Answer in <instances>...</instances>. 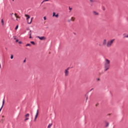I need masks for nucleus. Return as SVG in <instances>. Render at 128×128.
Instances as JSON below:
<instances>
[{"label":"nucleus","instance_id":"obj_1","mask_svg":"<svg viewBox=\"0 0 128 128\" xmlns=\"http://www.w3.org/2000/svg\"><path fill=\"white\" fill-rule=\"evenodd\" d=\"M110 60L108 59H105L104 64V70L105 72L106 70H110Z\"/></svg>","mask_w":128,"mask_h":128},{"label":"nucleus","instance_id":"obj_2","mask_svg":"<svg viewBox=\"0 0 128 128\" xmlns=\"http://www.w3.org/2000/svg\"><path fill=\"white\" fill-rule=\"evenodd\" d=\"M115 40H116V39H112V40H108L106 44L107 48H110V46H112V44L114 42Z\"/></svg>","mask_w":128,"mask_h":128},{"label":"nucleus","instance_id":"obj_3","mask_svg":"<svg viewBox=\"0 0 128 128\" xmlns=\"http://www.w3.org/2000/svg\"><path fill=\"white\" fill-rule=\"evenodd\" d=\"M25 16L26 18V20H27L28 24H32V20H34V18H31L30 22H28V20H30V16L28 14H25Z\"/></svg>","mask_w":128,"mask_h":128},{"label":"nucleus","instance_id":"obj_4","mask_svg":"<svg viewBox=\"0 0 128 128\" xmlns=\"http://www.w3.org/2000/svg\"><path fill=\"white\" fill-rule=\"evenodd\" d=\"M68 70H70V68H67L66 69L64 70V72L65 76H68V74H70V72Z\"/></svg>","mask_w":128,"mask_h":128},{"label":"nucleus","instance_id":"obj_5","mask_svg":"<svg viewBox=\"0 0 128 128\" xmlns=\"http://www.w3.org/2000/svg\"><path fill=\"white\" fill-rule=\"evenodd\" d=\"M14 18H20V17L18 16V14H14V16H12V19L13 20H16L14 19Z\"/></svg>","mask_w":128,"mask_h":128},{"label":"nucleus","instance_id":"obj_6","mask_svg":"<svg viewBox=\"0 0 128 128\" xmlns=\"http://www.w3.org/2000/svg\"><path fill=\"white\" fill-rule=\"evenodd\" d=\"M37 38H39V40H46V38L44 36H38Z\"/></svg>","mask_w":128,"mask_h":128},{"label":"nucleus","instance_id":"obj_7","mask_svg":"<svg viewBox=\"0 0 128 128\" xmlns=\"http://www.w3.org/2000/svg\"><path fill=\"white\" fill-rule=\"evenodd\" d=\"M29 116H30V114H27L25 115V118H26L25 120H24V121H26L28 120H29Z\"/></svg>","mask_w":128,"mask_h":128},{"label":"nucleus","instance_id":"obj_8","mask_svg":"<svg viewBox=\"0 0 128 128\" xmlns=\"http://www.w3.org/2000/svg\"><path fill=\"white\" fill-rule=\"evenodd\" d=\"M38 110H37L36 112V115L35 116V118L34 119V121L36 122V118H38Z\"/></svg>","mask_w":128,"mask_h":128},{"label":"nucleus","instance_id":"obj_9","mask_svg":"<svg viewBox=\"0 0 128 128\" xmlns=\"http://www.w3.org/2000/svg\"><path fill=\"white\" fill-rule=\"evenodd\" d=\"M106 44H108V42H106V40L104 39V40H103V42H102V44L104 46H106Z\"/></svg>","mask_w":128,"mask_h":128},{"label":"nucleus","instance_id":"obj_10","mask_svg":"<svg viewBox=\"0 0 128 128\" xmlns=\"http://www.w3.org/2000/svg\"><path fill=\"white\" fill-rule=\"evenodd\" d=\"M4 99L3 100L2 106L0 108V112L2 111V108L4 107Z\"/></svg>","mask_w":128,"mask_h":128},{"label":"nucleus","instance_id":"obj_11","mask_svg":"<svg viewBox=\"0 0 128 128\" xmlns=\"http://www.w3.org/2000/svg\"><path fill=\"white\" fill-rule=\"evenodd\" d=\"M92 14L94 16H98V13L94 11Z\"/></svg>","mask_w":128,"mask_h":128},{"label":"nucleus","instance_id":"obj_12","mask_svg":"<svg viewBox=\"0 0 128 128\" xmlns=\"http://www.w3.org/2000/svg\"><path fill=\"white\" fill-rule=\"evenodd\" d=\"M74 20H76V18L74 17H72L71 18V21L72 22H74Z\"/></svg>","mask_w":128,"mask_h":128},{"label":"nucleus","instance_id":"obj_13","mask_svg":"<svg viewBox=\"0 0 128 128\" xmlns=\"http://www.w3.org/2000/svg\"><path fill=\"white\" fill-rule=\"evenodd\" d=\"M106 128H108V126H109V124H108V122H106Z\"/></svg>","mask_w":128,"mask_h":128},{"label":"nucleus","instance_id":"obj_14","mask_svg":"<svg viewBox=\"0 0 128 128\" xmlns=\"http://www.w3.org/2000/svg\"><path fill=\"white\" fill-rule=\"evenodd\" d=\"M52 124H49L48 128H50V127L52 126Z\"/></svg>","mask_w":128,"mask_h":128},{"label":"nucleus","instance_id":"obj_15","mask_svg":"<svg viewBox=\"0 0 128 128\" xmlns=\"http://www.w3.org/2000/svg\"><path fill=\"white\" fill-rule=\"evenodd\" d=\"M26 46H30V44H27Z\"/></svg>","mask_w":128,"mask_h":128},{"label":"nucleus","instance_id":"obj_16","mask_svg":"<svg viewBox=\"0 0 128 128\" xmlns=\"http://www.w3.org/2000/svg\"><path fill=\"white\" fill-rule=\"evenodd\" d=\"M1 22H2V26H4V20L3 19L2 20Z\"/></svg>","mask_w":128,"mask_h":128},{"label":"nucleus","instance_id":"obj_17","mask_svg":"<svg viewBox=\"0 0 128 128\" xmlns=\"http://www.w3.org/2000/svg\"><path fill=\"white\" fill-rule=\"evenodd\" d=\"M56 16V12H53V14H52V16Z\"/></svg>","mask_w":128,"mask_h":128},{"label":"nucleus","instance_id":"obj_18","mask_svg":"<svg viewBox=\"0 0 128 128\" xmlns=\"http://www.w3.org/2000/svg\"><path fill=\"white\" fill-rule=\"evenodd\" d=\"M30 44H35V43L34 42H30Z\"/></svg>","mask_w":128,"mask_h":128},{"label":"nucleus","instance_id":"obj_19","mask_svg":"<svg viewBox=\"0 0 128 128\" xmlns=\"http://www.w3.org/2000/svg\"><path fill=\"white\" fill-rule=\"evenodd\" d=\"M10 58L11 60H12V58H14V56L12 54L11 55Z\"/></svg>","mask_w":128,"mask_h":128},{"label":"nucleus","instance_id":"obj_20","mask_svg":"<svg viewBox=\"0 0 128 128\" xmlns=\"http://www.w3.org/2000/svg\"><path fill=\"white\" fill-rule=\"evenodd\" d=\"M96 80L97 82H100V78H97Z\"/></svg>","mask_w":128,"mask_h":128},{"label":"nucleus","instance_id":"obj_21","mask_svg":"<svg viewBox=\"0 0 128 128\" xmlns=\"http://www.w3.org/2000/svg\"><path fill=\"white\" fill-rule=\"evenodd\" d=\"M72 22V19L68 20V22Z\"/></svg>","mask_w":128,"mask_h":128},{"label":"nucleus","instance_id":"obj_22","mask_svg":"<svg viewBox=\"0 0 128 128\" xmlns=\"http://www.w3.org/2000/svg\"><path fill=\"white\" fill-rule=\"evenodd\" d=\"M18 26H17L16 28H15V30H18Z\"/></svg>","mask_w":128,"mask_h":128},{"label":"nucleus","instance_id":"obj_23","mask_svg":"<svg viewBox=\"0 0 128 128\" xmlns=\"http://www.w3.org/2000/svg\"><path fill=\"white\" fill-rule=\"evenodd\" d=\"M56 18H58V14L55 15Z\"/></svg>","mask_w":128,"mask_h":128},{"label":"nucleus","instance_id":"obj_24","mask_svg":"<svg viewBox=\"0 0 128 128\" xmlns=\"http://www.w3.org/2000/svg\"><path fill=\"white\" fill-rule=\"evenodd\" d=\"M30 38H32V34H30Z\"/></svg>","mask_w":128,"mask_h":128},{"label":"nucleus","instance_id":"obj_25","mask_svg":"<svg viewBox=\"0 0 128 128\" xmlns=\"http://www.w3.org/2000/svg\"><path fill=\"white\" fill-rule=\"evenodd\" d=\"M50 0H44L43 2H48Z\"/></svg>","mask_w":128,"mask_h":128},{"label":"nucleus","instance_id":"obj_26","mask_svg":"<svg viewBox=\"0 0 128 128\" xmlns=\"http://www.w3.org/2000/svg\"><path fill=\"white\" fill-rule=\"evenodd\" d=\"M44 20H46V16H44Z\"/></svg>","mask_w":128,"mask_h":128},{"label":"nucleus","instance_id":"obj_27","mask_svg":"<svg viewBox=\"0 0 128 128\" xmlns=\"http://www.w3.org/2000/svg\"><path fill=\"white\" fill-rule=\"evenodd\" d=\"M69 10H72V8L70 7H69Z\"/></svg>","mask_w":128,"mask_h":128},{"label":"nucleus","instance_id":"obj_28","mask_svg":"<svg viewBox=\"0 0 128 128\" xmlns=\"http://www.w3.org/2000/svg\"><path fill=\"white\" fill-rule=\"evenodd\" d=\"M18 44H22V42H19Z\"/></svg>","mask_w":128,"mask_h":128},{"label":"nucleus","instance_id":"obj_29","mask_svg":"<svg viewBox=\"0 0 128 128\" xmlns=\"http://www.w3.org/2000/svg\"><path fill=\"white\" fill-rule=\"evenodd\" d=\"M18 42V40H16V42Z\"/></svg>","mask_w":128,"mask_h":128},{"label":"nucleus","instance_id":"obj_30","mask_svg":"<svg viewBox=\"0 0 128 128\" xmlns=\"http://www.w3.org/2000/svg\"><path fill=\"white\" fill-rule=\"evenodd\" d=\"M125 38H128V35L126 36Z\"/></svg>","mask_w":128,"mask_h":128},{"label":"nucleus","instance_id":"obj_31","mask_svg":"<svg viewBox=\"0 0 128 128\" xmlns=\"http://www.w3.org/2000/svg\"><path fill=\"white\" fill-rule=\"evenodd\" d=\"M90 2H94L92 0H90Z\"/></svg>","mask_w":128,"mask_h":128},{"label":"nucleus","instance_id":"obj_32","mask_svg":"<svg viewBox=\"0 0 128 128\" xmlns=\"http://www.w3.org/2000/svg\"><path fill=\"white\" fill-rule=\"evenodd\" d=\"M16 20H18V18H16Z\"/></svg>","mask_w":128,"mask_h":128},{"label":"nucleus","instance_id":"obj_33","mask_svg":"<svg viewBox=\"0 0 128 128\" xmlns=\"http://www.w3.org/2000/svg\"><path fill=\"white\" fill-rule=\"evenodd\" d=\"M92 90H94L93 88L91 89L90 90V92H92Z\"/></svg>","mask_w":128,"mask_h":128},{"label":"nucleus","instance_id":"obj_34","mask_svg":"<svg viewBox=\"0 0 128 128\" xmlns=\"http://www.w3.org/2000/svg\"><path fill=\"white\" fill-rule=\"evenodd\" d=\"M96 106H98V104H96Z\"/></svg>","mask_w":128,"mask_h":128},{"label":"nucleus","instance_id":"obj_35","mask_svg":"<svg viewBox=\"0 0 128 128\" xmlns=\"http://www.w3.org/2000/svg\"><path fill=\"white\" fill-rule=\"evenodd\" d=\"M44 1H42V3H41V4H44Z\"/></svg>","mask_w":128,"mask_h":128},{"label":"nucleus","instance_id":"obj_36","mask_svg":"<svg viewBox=\"0 0 128 128\" xmlns=\"http://www.w3.org/2000/svg\"><path fill=\"white\" fill-rule=\"evenodd\" d=\"M24 62H26V60H24Z\"/></svg>","mask_w":128,"mask_h":128},{"label":"nucleus","instance_id":"obj_37","mask_svg":"<svg viewBox=\"0 0 128 128\" xmlns=\"http://www.w3.org/2000/svg\"><path fill=\"white\" fill-rule=\"evenodd\" d=\"M30 32H32V30H30Z\"/></svg>","mask_w":128,"mask_h":128},{"label":"nucleus","instance_id":"obj_38","mask_svg":"<svg viewBox=\"0 0 128 128\" xmlns=\"http://www.w3.org/2000/svg\"><path fill=\"white\" fill-rule=\"evenodd\" d=\"M0 68H2V66L0 65Z\"/></svg>","mask_w":128,"mask_h":128},{"label":"nucleus","instance_id":"obj_39","mask_svg":"<svg viewBox=\"0 0 128 128\" xmlns=\"http://www.w3.org/2000/svg\"><path fill=\"white\" fill-rule=\"evenodd\" d=\"M12 14H14V13H12V14H11V15H12Z\"/></svg>","mask_w":128,"mask_h":128},{"label":"nucleus","instance_id":"obj_40","mask_svg":"<svg viewBox=\"0 0 128 128\" xmlns=\"http://www.w3.org/2000/svg\"><path fill=\"white\" fill-rule=\"evenodd\" d=\"M88 100V97L86 98V100Z\"/></svg>","mask_w":128,"mask_h":128},{"label":"nucleus","instance_id":"obj_41","mask_svg":"<svg viewBox=\"0 0 128 128\" xmlns=\"http://www.w3.org/2000/svg\"><path fill=\"white\" fill-rule=\"evenodd\" d=\"M14 40H16V38H14Z\"/></svg>","mask_w":128,"mask_h":128},{"label":"nucleus","instance_id":"obj_42","mask_svg":"<svg viewBox=\"0 0 128 128\" xmlns=\"http://www.w3.org/2000/svg\"><path fill=\"white\" fill-rule=\"evenodd\" d=\"M2 118H4V116H2Z\"/></svg>","mask_w":128,"mask_h":128},{"label":"nucleus","instance_id":"obj_43","mask_svg":"<svg viewBox=\"0 0 128 128\" xmlns=\"http://www.w3.org/2000/svg\"><path fill=\"white\" fill-rule=\"evenodd\" d=\"M14 0H12V1L14 2Z\"/></svg>","mask_w":128,"mask_h":128},{"label":"nucleus","instance_id":"obj_44","mask_svg":"<svg viewBox=\"0 0 128 128\" xmlns=\"http://www.w3.org/2000/svg\"><path fill=\"white\" fill-rule=\"evenodd\" d=\"M99 46H100V44H99Z\"/></svg>","mask_w":128,"mask_h":128}]
</instances>
